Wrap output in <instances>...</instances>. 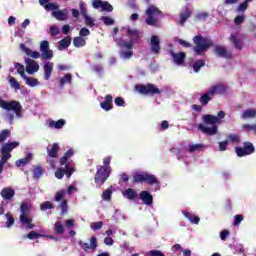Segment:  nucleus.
<instances>
[{"label":"nucleus","mask_w":256,"mask_h":256,"mask_svg":"<svg viewBox=\"0 0 256 256\" xmlns=\"http://www.w3.org/2000/svg\"><path fill=\"white\" fill-rule=\"evenodd\" d=\"M73 81V76L71 74H65L61 79H60V85L61 87L67 85V83H71Z\"/></svg>","instance_id":"ea45409f"},{"label":"nucleus","mask_w":256,"mask_h":256,"mask_svg":"<svg viewBox=\"0 0 256 256\" xmlns=\"http://www.w3.org/2000/svg\"><path fill=\"white\" fill-rule=\"evenodd\" d=\"M193 51L195 55H203L205 51H208L210 47H213V41L210 40L209 38L203 37V35L199 34L193 37Z\"/></svg>","instance_id":"f03ea898"},{"label":"nucleus","mask_w":256,"mask_h":256,"mask_svg":"<svg viewBox=\"0 0 256 256\" xmlns=\"http://www.w3.org/2000/svg\"><path fill=\"white\" fill-rule=\"evenodd\" d=\"M214 53L216 57H222L223 59H233V54L227 51V48L221 45H216L214 47Z\"/></svg>","instance_id":"ddd939ff"},{"label":"nucleus","mask_w":256,"mask_h":256,"mask_svg":"<svg viewBox=\"0 0 256 256\" xmlns=\"http://www.w3.org/2000/svg\"><path fill=\"white\" fill-rule=\"evenodd\" d=\"M170 55L172 57L173 63L178 66L185 65V60L187 59V53L185 52H178L174 53L173 50L170 52Z\"/></svg>","instance_id":"f8f14e48"},{"label":"nucleus","mask_w":256,"mask_h":256,"mask_svg":"<svg viewBox=\"0 0 256 256\" xmlns=\"http://www.w3.org/2000/svg\"><path fill=\"white\" fill-rule=\"evenodd\" d=\"M0 195L5 201H11L15 197V191L11 187H6L1 190Z\"/></svg>","instance_id":"6ab92c4d"},{"label":"nucleus","mask_w":256,"mask_h":256,"mask_svg":"<svg viewBox=\"0 0 256 256\" xmlns=\"http://www.w3.org/2000/svg\"><path fill=\"white\" fill-rule=\"evenodd\" d=\"M44 9H46V11H57V9H59V5H57L55 3L48 2L44 6Z\"/></svg>","instance_id":"3c124183"},{"label":"nucleus","mask_w":256,"mask_h":256,"mask_svg":"<svg viewBox=\"0 0 256 256\" xmlns=\"http://www.w3.org/2000/svg\"><path fill=\"white\" fill-rule=\"evenodd\" d=\"M229 41L233 43L236 49H243V42L241 41V39H239V37H237V35L231 34Z\"/></svg>","instance_id":"bb28decb"},{"label":"nucleus","mask_w":256,"mask_h":256,"mask_svg":"<svg viewBox=\"0 0 256 256\" xmlns=\"http://www.w3.org/2000/svg\"><path fill=\"white\" fill-rule=\"evenodd\" d=\"M9 83H10L11 87L13 89H15L16 91L21 89V84H19V82L17 81V79L15 77H10Z\"/></svg>","instance_id":"a18cd8bd"},{"label":"nucleus","mask_w":256,"mask_h":256,"mask_svg":"<svg viewBox=\"0 0 256 256\" xmlns=\"http://www.w3.org/2000/svg\"><path fill=\"white\" fill-rule=\"evenodd\" d=\"M135 89L140 95H161V90L151 83L147 85L138 84L135 86Z\"/></svg>","instance_id":"6e6552de"},{"label":"nucleus","mask_w":256,"mask_h":256,"mask_svg":"<svg viewBox=\"0 0 256 256\" xmlns=\"http://www.w3.org/2000/svg\"><path fill=\"white\" fill-rule=\"evenodd\" d=\"M53 62H45L43 64V71H44V79L45 81H49L51 79V75H53Z\"/></svg>","instance_id":"f3484780"},{"label":"nucleus","mask_w":256,"mask_h":256,"mask_svg":"<svg viewBox=\"0 0 256 256\" xmlns=\"http://www.w3.org/2000/svg\"><path fill=\"white\" fill-rule=\"evenodd\" d=\"M83 19L88 27H95V20L91 18L88 14L86 16H83Z\"/></svg>","instance_id":"09e8293b"},{"label":"nucleus","mask_w":256,"mask_h":256,"mask_svg":"<svg viewBox=\"0 0 256 256\" xmlns=\"http://www.w3.org/2000/svg\"><path fill=\"white\" fill-rule=\"evenodd\" d=\"M90 227L93 231H99L103 228V221L93 222Z\"/></svg>","instance_id":"6e6d98bb"},{"label":"nucleus","mask_w":256,"mask_h":256,"mask_svg":"<svg viewBox=\"0 0 256 256\" xmlns=\"http://www.w3.org/2000/svg\"><path fill=\"white\" fill-rule=\"evenodd\" d=\"M248 8H249V4L244 0V2L239 4L236 11H237V13H245Z\"/></svg>","instance_id":"49530a36"},{"label":"nucleus","mask_w":256,"mask_h":256,"mask_svg":"<svg viewBox=\"0 0 256 256\" xmlns=\"http://www.w3.org/2000/svg\"><path fill=\"white\" fill-rule=\"evenodd\" d=\"M127 36L129 37V41L123 38H117L116 45H118L121 49H133V44L139 41L141 34L137 29H131V27H127L126 30Z\"/></svg>","instance_id":"f257e3e1"},{"label":"nucleus","mask_w":256,"mask_h":256,"mask_svg":"<svg viewBox=\"0 0 256 256\" xmlns=\"http://www.w3.org/2000/svg\"><path fill=\"white\" fill-rule=\"evenodd\" d=\"M182 214L193 225H199V222L201 221V218H199V216H195V214H193L191 212H187V211H183Z\"/></svg>","instance_id":"5701e85b"},{"label":"nucleus","mask_w":256,"mask_h":256,"mask_svg":"<svg viewBox=\"0 0 256 256\" xmlns=\"http://www.w3.org/2000/svg\"><path fill=\"white\" fill-rule=\"evenodd\" d=\"M203 121L206 125H212L211 127H207L203 124L198 125L199 131L204 133V135H217V125L215 123L219 122V118L217 116H213L210 114L203 116Z\"/></svg>","instance_id":"7ed1b4c3"},{"label":"nucleus","mask_w":256,"mask_h":256,"mask_svg":"<svg viewBox=\"0 0 256 256\" xmlns=\"http://www.w3.org/2000/svg\"><path fill=\"white\" fill-rule=\"evenodd\" d=\"M41 211H47V209H55L51 201H45L40 206Z\"/></svg>","instance_id":"de8ad7c7"},{"label":"nucleus","mask_w":256,"mask_h":256,"mask_svg":"<svg viewBox=\"0 0 256 256\" xmlns=\"http://www.w3.org/2000/svg\"><path fill=\"white\" fill-rule=\"evenodd\" d=\"M79 245H80L81 249H83L84 251H89V249H91L92 251H95V249H97V245H98L97 237L92 236L90 238V244L87 242L80 241Z\"/></svg>","instance_id":"dca6fc26"},{"label":"nucleus","mask_w":256,"mask_h":256,"mask_svg":"<svg viewBox=\"0 0 256 256\" xmlns=\"http://www.w3.org/2000/svg\"><path fill=\"white\" fill-rule=\"evenodd\" d=\"M60 209H61V214L65 215V213H67L69 206L67 204V200H64L60 203Z\"/></svg>","instance_id":"052dcab7"},{"label":"nucleus","mask_w":256,"mask_h":256,"mask_svg":"<svg viewBox=\"0 0 256 256\" xmlns=\"http://www.w3.org/2000/svg\"><path fill=\"white\" fill-rule=\"evenodd\" d=\"M65 193H66L65 190H60V191L56 192L54 201H56V202L61 201V199H63V197H65Z\"/></svg>","instance_id":"e2e57ef3"},{"label":"nucleus","mask_w":256,"mask_h":256,"mask_svg":"<svg viewBox=\"0 0 256 256\" xmlns=\"http://www.w3.org/2000/svg\"><path fill=\"white\" fill-rule=\"evenodd\" d=\"M40 237H43V235L37 233L36 231H31L27 234V238L30 240L40 239Z\"/></svg>","instance_id":"13d9d810"},{"label":"nucleus","mask_w":256,"mask_h":256,"mask_svg":"<svg viewBox=\"0 0 256 256\" xmlns=\"http://www.w3.org/2000/svg\"><path fill=\"white\" fill-rule=\"evenodd\" d=\"M242 221H243V215H236L234 217V222H233L234 227L241 225Z\"/></svg>","instance_id":"338daca9"},{"label":"nucleus","mask_w":256,"mask_h":256,"mask_svg":"<svg viewBox=\"0 0 256 256\" xmlns=\"http://www.w3.org/2000/svg\"><path fill=\"white\" fill-rule=\"evenodd\" d=\"M53 57V50L48 49L42 52V59H51Z\"/></svg>","instance_id":"680f3d73"},{"label":"nucleus","mask_w":256,"mask_h":256,"mask_svg":"<svg viewBox=\"0 0 256 256\" xmlns=\"http://www.w3.org/2000/svg\"><path fill=\"white\" fill-rule=\"evenodd\" d=\"M47 50H49V41L43 40L40 43V51H41V53H43L44 51H47Z\"/></svg>","instance_id":"0e129e2a"},{"label":"nucleus","mask_w":256,"mask_h":256,"mask_svg":"<svg viewBox=\"0 0 256 256\" xmlns=\"http://www.w3.org/2000/svg\"><path fill=\"white\" fill-rule=\"evenodd\" d=\"M208 91L212 94L213 97H215V95H223V93L227 91V88L223 84H217L211 86Z\"/></svg>","instance_id":"412c9836"},{"label":"nucleus","mask_w":256,"mask_h":256,"mask_svg":"<svg viewBox=\"0 0 256 256\" xmlns=\"http://www.w3.org/2000/svg\"><path fill=\"white\" fill-rule=\"evenodd\" d=\"M15 69L17 70V73H19L20 77L24 79L27 75H25V66L23 64L17 62L15 64Z\"/></svg>","instance_id":"58836bf2"},{"label":"nucleus","mask_w":256,"mask_h":256,"mask_svg":"<svg viewBox=\"0 0 256 256\" xmlns=\"http://www.w3.org/2000/svg\"><path fill=\"white\" fill-rule=\"evenodd\" d=\"M69 45H71V36H66L58 42V49L59 51H63V49H67Z\"/></svg>","instance_id":"a878e982"},{"label":"nucleus","mask_w":256,"mask_h":256,"mask_svg":"<svg viewBox=\"0 0 256 256\" xmlns=\"http://www.w3.org/2000/svg\"><path fill=\"white\" fill-rule=\"evenodd\" d=\"M192 13L193 12L189 10V8H186L185 11L182 14H180L181 25H183V23H185V21H187V19L191 17Z\"/></svg>","instance_id":"c9c22d12"},{"label":"nucleus","mask_w":256,"mask_h":256,"mask_svg":"<svg viewBox=\"0 0 256 256\" xmlns=\"http://www.w3.org/2000/svg\"><path fill=\"white\" fill-rule=\"evenodd\" d=\"M25 63H26V73H28L29 75H33V73H37V71H39V63H37V61L31 58H27L25 60Z\"/></svg>","instance_id":"2eb2a0df"},{"label":"nucleus","mask_w":256,"mask_h":256,"mask_svg":"<svg viewBox=\"0 0 256 256\" xmlns=\"http://www.w3.org/2000/svg\"><path fill=\"white\" fill-rule=\"evenodd\" d=\"M25 53L28 57H32V59H39V57H41V53L30 50L29 48H25Z\"/></svg>","instance_id":"a19ab883"},{"label":"nucleus","mask_w":256,"mask_h":256,"mask_svg":"<svg viewBox=\"0 0 256 256\" xmlns=\"http://www.w3.org/2000/svg\"><path fill=\"white\" fill-rule=\"evenodd\" d=\"M45 173V169L41 166H36L33 170V178L34 179H41V176Z\"/></svg>","instance_id":"f704fd0d"},{"label":"nucleus","mask_w":256,"mask_h":256,"mask_svg":"<svg viewBox=\"0 0 256 256\" xmlns=\"http://www.w3.org/2000/svg\"><path fill=\"white\" fill-rule=\"evenodd\" d=\"M120 55L123 57V59H131V57H133V50L126 49V51H122Z\"/></svg>","instance_id":"603ef678"},{"label":"nucleus","mask_w":256,"mask_h":256,"mask_svg":"<svg viewBox=\"0 0 256 256\" xmlns=\"http://www.w3.org/2000/svg\"><path fill=\"white\" fill-rule=\"evenodd\" d=\"M54 232L57 233V235H63L65 233V227L60 221L55 222Z\"/></svg>","instance_id":"473e14b6"},{"label":"nucleus","mask_w":256,"mask_h":256,"mask_svg":"<svg viewBox=\"0 0 256 256\" xmlns=\"http://www.w3.org/2000/svg\"><path fill=\"white\" fill-rule=\"evenodd\" d=\"M52 15L57 21H67V19H69V10L65 8L63 10L54 11Z\"/></svg>","instance_id":"a211bd4d"},{"label":"nucleus","mask_w":256,"mask_h":256,"mask_svg":"<svg viewBox=\"0 0 256 256\" xmlns=\"http://www.w3.org/2000/svg\"><path fill=\"white\" fill-rule=\"evenodd\" d=\"M100 107L104 111H111V109H113V96L111 94H107L105 101L100 103Z\"/></svg>","instance_id":"aec40b11"},{"label":"nucleus","mask_w":256,"mask_h":256,"mask_svg":"<svg viewBox=\"0 0 256 256\" xmlns=\"http://www.w3.org/2000/svg\"><path fill=\"white\" fill-rule=\"evenodd\" d=\"M23 79L26 81V85L29 87H37V85H39V80L37 78L26 76Z\"/></svg>","instance_id":"72a5a7b5"},{"label":"nucleus","mask_w":256,"mask_h":256,"mask_svg":"<svg viewBox=\"0 0 256 256\" xmlns=\"http://www.w3.org/2000/svg\"><path fill=\"white\" fill-rule=\"evenodd\" d=\"M11 137V130L4 129L0 131V143H4V141H7Z\"/></svg>","instance_id":"e433bc0d"},{"label":"nucleus","mask_w":256,"mask_h":256,"mask_svg":"<svg viewBox=\"0 0 256 256\" xmlns=\"http://www.w3.org/2000/svg\"><path fill=\"white\" fill-rule=\"evenodd\" d=\"M148 255L150 256H165L161 251L159 250H152L148 252Z\"/></svg>","instance_id":"774afa93"},{"label":"nucleus","mask_w":256,"mask_h":256,"mask_svg":"<svg viewBox=\"0 0 256 256\" xmlns=\"http://www.w3.org/2000/svg\"><path fill=\"white\" fill-rule=\"evenodd\" d=\"M73 45L74 47H85V45H87V41L85 40V38L81 37V36H77L73 39Z\"/></svg>","instance_id":"7c9ffc66"},{"label":"nucleus","mask_w":256,"mask_h":256,"mask_svg":"<svg viewBox=\"0 0 256 256\" xmlns=\"http://www.w3.org/2000/svg\"><path fill=\"white\" fill-rule=\"evenodd\" d=\"M147 18L145 20L146 25H150V27H159V23L157 22L155 16L160 15L163 17V12L159 10V8L154 5H150L145 11Z\"/></svg>","instance_id":"0eeeda50"},{"label":"nucleus","mask_w":256,"mask_h":256,"mask_svg":"<svg viewBox=\"0 0 256 256\" xmlns=\"http://www.w3.org/2000/svg\"><path fill=\"white\" fill-rule=\"evenodd\" d=\"M123 195L130 201H135V199L139 197V194H137V191L133 188L126 189L125 192H123Z\"/></svg>","instance_id":"393cba45"},{"label":"nucleus","mask_w":256,"mask_h":256,"mask_svg":"<svg viewBox=\"0 0 256 256\" xmlns=\"http://www.w3.org/2000/svg\"><path fill=\"white\" fill-rule=\"evenodd\" d=\"M6 219H7L6 227H8V229L13 227V225H15V218H13V214H11L9 212L6 213Z\"/></svg>","instance_id":"79ce46f5"},{"label":"nucleus","mask_w":256,"mask_h":256,"mask_svg":"<svg viewBox=\"0 0 256 256\" xmlns=\"http://www.w3.org/2000/svg\"><path fill=\"white\" fill-rule=\"evenodd\" d=\"M227 139H229L231 143H241V138L237 134H229Z\"/></svg>","instance_id":"8fccbe9b"},{"label":"nucleus","mask_w":256,"mask_h":256,"mask_svg":"<svg viewBox=\"0 0 256 256\" xmlns=\"http://www.w3.org/2000/svg\"><path fill=\"white\" fill-rule=\"evenodd\" d=\"M65 126V120L64 119H60L58 121H51L49 123V127L54 128V129H63V127Z\"/></svg>","instance_id":"2f4dec72"},{"label":"nucleus","mask_w":256,"mask_h":256,"mask_svg":"<svg viewBox=\"0 0 256 256\" xmlns=\"http://www.w3.org/2000/svg\"><path fill=\"white\" fill-rule=\"evenodd\" d=\"M0 107L1 109H4V111H14L16 117L18 118L23 117V114H21V111H23V106L21 105V102L17 100L5 101L0 98Z\"/></svg>","instance_id":"39448f33"},{"label":"nucleus","mask_w":256,"mask_h":256,"mask_svg":"<svg viewBox=\"0 0 256 256\" xmlns=\"http://www.w3.org/2000/svg\"><path fill=\"white\" fill-rule=\"evenodd\" d=\"M20 223L22 225L26 226V229H34L35 228V224H31L33 223V218L30 217L29 215H31V204L27 203V202H22L20 205Z\"/></svg>","instance_id":"20e7f679"},{"label":"nucleus","mask_w":256,"mask_h":256,"mask_svg":"<svg viewBox=\"0 0 256 256\" xmlns=\"http://www.w3.org/2000/svg\"><path fill=\"white\" fill-rule=\"evenodd\" d=\"M133 183H148V185H159V180L155 175L147 172H136L133 175Z\"/></svg>","instance_id":"423d86ee"},{"label":"nucleus","mask_w":256,"mask_h":256,"mask_svg":"<svg viewBox=\"0 0 256 256\" xmlns=\"http://www.w3.org/2000/svg\"><path fill=\"white\" fill-rule=\"evenodd\" d=\"M47 153L52 159H55L59 154V145L54 143L51 148H47Z\"/></svg>","instance_id":"c85d7f7f"},{"label":"nucleus","mask_w":256,"mask_h":256,"mask_svg":"<svg viewBox=\"0 0 256 256\" xmlns=\"http://www.w3.org/2000/svg\"><path fill=\"white\" fill-rule=\"evenodd\" d=\"M203 144H192L189 146V153H195V151H201Z\"/></svg>","instance_id":"864d4df0"},{"label":"nucleus","mask_w":256,"mask_h":256,"mask_svg":"<svg viewBox=\"0 0 256 256\" xmlns=\"http://www.w3.org/2000/svg\"><path fill=\"white\" fill-rule=\"evenodd\" d=\"M75 173V168L69 167V164H66L64 168V175H66L67 179H71V175Z\"/></svg>","instance_id":"37998d69"},{"label":"nucleus","mask_w":256,"mask_h":256,"mask_svg":"<svg viewBox=\"0 0 256 256\" xmlns=\"http://www.w3.org/2000/svg\"><path fill=\"white\" fill-rule=\"evenodd\" d=\"M109 179V170L105 166H98L97 172L94 177V181L98 189L105 184V181Z\"/></svg>","instance_id":"1a4fd4ad"},{"label":"nucleus","mask_w":256,"mask_h":256,"mask_svg":"<svg viewBox=\"0 0 256 256\" xmlns=\"http://www.w3.org/2000/svg\"><path fill=\"white\" fill-rule=\"evenodd\" d=\"M202 67H205V60H196L193 64V70L195 73H199Z\"/></svg>","instance_id":"4c0bfd02"},{"label":"nucleus","mask_w":256,"mask_h":256,"mask_svg":"<svg viewBox=\"0 0 256 256\" xmlns=\"http://www.w3.org/2000/svg\"><path fill=\"white\" fill-rule=\"evenodd\" d=\"M102 11L111 13V11H113V6L109 2L105 1L102 3Z\"/></svg>","instance_id":"4d7b16f0"},{"label":"nucleus","mask_w":256,"mask_h":256,"mask_svg":"<svg viewBox=\"0 0 256 256\" xmlns=\"http://www.w3.org/2000/svg\"><path fill=\"white\" fill-rule=\"evenodd\" d=\"M150 47L151 52L155 55H159L161 53V40L159 39V36L152 35L150 38Z\"/></svg>","instance_id":"4468645a"},{"label":"nucleus","mask_w":256,"mask_h":256,"mask_svg":"<svg viewBox=\"0 0 256 256\" xmlns=\"http://www.w3.org/2000/svg\"><path fill=\"white\" fill-rule=\"evenodd\" d=\"M19 145H20L19 142L14 141V142H8L1 147L3 163H7V161H9V158L11 157V151H13V149H17Z\"/></svg>","instance_id":"9d476101"},{"label":"nucleus","mask_w":256,"mask_h":256,"mask_svg":"<svg viewBox=\"0 0 256 256\" xmlns=\"http://www.w3.org/2000/svg\"><path fill=\"white\" fill-rule=\"evenodd\" d=\"M101 21H103L104 25H115V20L109 16H102Z\"/></svg>","instance_id":"5fc2aeb1"},{"label":"nucleus","mask_w":256,"mask_h":256,"mask_svg":"<svg viewBox=\"0 0 256 256\" xmlns=\"http://www.w3.org/2000/svg\"><path fill=\"white\" fill-rule=\"evenodd\" d=\"M113 195V191L108 188L102 193V199L103 201H111V197Z\"/></svg>","instance_id":"c03bdc74"},{"label":"nucleus","mask_w":256,"mask_h":256,"mask_svg":"<svg viewBox=\"0 0 256 256\" xmlns=\"http://www.w3.org/2000/svg\"><path fill=\"white\" fill-rule=\"evenodd\" d=\"M55 177L56 179H63L65 177V168H58L55 171Z\"/></svg>","instance_id":"bf43d9fd"},{"label":"nucleus","mask_w":256,"mask_h":256,"mask_svg":"<svg viewBox=\"0 0 256 256\" xmlns=\"http://www.w3.org/2000/svg\"><path fill=\"white\" fill-rule=\"evenodd\" d=\"M33 159V154L28 153L26 157L19 159L16 161V167H25Z\"/></svg>","instance_id":"cd10ccee"},{"label":"nucleus","mask_w":256,"mask_h":256,"mask_svg":"<svg viewBox=\"0 0 256 256\" xmlns=\"http://www.w3.org/2000/svg\"><path fill=\"white\" fill-rule=\"evenodd\" d=\"M140 199L142 200L144 205H148V206L153 205V195H151V193H149V191H141Z\"/></svg>","instance_id":"4be33fe9"},{"label":"nucleus","mask_w":256,"mask_h":256,"mask_svg":"<svg viewBox=\"0 0 256 256\" xmlns=\"http://www.w3.org/2000/svg\"><path fill=\"white\" fill-rule=\"evenodd\" d=\"M213 100L212 94L208 91L206 93L202 94L201 97L199 98V102L202 105V107H207L209 105V101Z\"/></svg>","instance_id":"b1692460"},{"label":"nucleus","mask_w":256,"mask_h":256,"mask_svg":"<svg viewBox=\"0 0 256 256\" xmlns=\"http://www.w3.org/2000/svg\"><path fill=\"white\" fill-rule=\"evenodd\" d=\"M79 9L82 17L87 16V8L85 7V2H80L79 3Z\"/></svg>","instance_id":"69168bd1"},{"label":"nucleus","mask_w":256,"mask_h":256,"mask_svg":"<svg viewBox=\"0 0 256 256\" xmlns=\"http://www.w3.org/2000/svg\"><path fill=\"white\" fill-rule=\"evenodd\" d=\"M237 157H245L247 155H253L255 153V146L251 142H244L243 147L235 148Z\"/></svg>","instance_id":"9b49d317"},{"label":"nucleus","mask_w":256,"mask_h":256,"mask_svg":"<svg viewBox=\"0 0 256 256\" xmlns=\"http://www.w3.org/2000/svg\"><path fill=\"white\" fill-rule=\"evenodd\" d=\"M256 110L255 109H247L241 114V119H255Z\"/></svg>","instance_id":"c756f323"}]
</instances>
